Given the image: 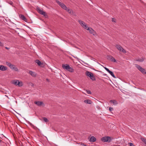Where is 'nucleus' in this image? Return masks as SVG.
<instances>
[{
    "mask_svg": "<svg viewBox=\"0 0 146 146\" xmlns=\"http://www.w3.org/2000/svg\"><path fill=\"white\" fill-rule=\"evenodd\" d=\"M62 67L64 69H66L68 71L72 72H74V69L71 67H70L68 64H62Z\"/></svg>",
    "mask_w": 146,
    "mask_h": 146,
    "instance_id": "1",
    "label": "nucleus"
},
{
    "mask_svg": "<svg viewBox=\"0 0 146 146\" xmlns=\"http://www.w3.org/2000/svg\"><path fill=\"white\" fill-rule=\"evenodd\" d=\"M86 74L87 76L89 77L92 80L95 81L96 80V78L94 76L93 74L92 73L87 71L86 72Z\"/></svg>",
    "mask_w": 146,
    "mask_h": 146,
    "instance_id": "2",
    "label": "nucleus"
},
{
    "mask_svg": "<svg viewBox=\"0 0 146 146\" xmlns=\"http://www.w3.org/2000/svg\"><path fill=\"white\" fill-rule=\"evenodd\" d=\"M136 67L143 74H146L145 70L137 64H135Z\"/></svg>",
    "mask_w": 146,
    "mask_h": 146,
    "instance_id": "3",
    "label": "nucleus"
},
{
    "mask_svg": "<svg viewBox=\"0 0 146 146\" xmlns=\"http://www.w3.org/2000/svg\"><path fill=\"white\" fill-rule=\"evenodd\" d=\"M111 140V137L109 136L104 137L101 139V141L104 142H110Z\"/></svg>",
    "mask_w": 146,
    "mask_h": 146,
    "instance_id": "4",
    "label": "nucleus"
},
{
    "mask_svg": "<svg viewBox=\"0 0 146 146\" xmlns=\"http://www.w3.org/2000/svg\"><path fill=\"white\" fill-rule=\"evenodd\" d=\"M78 22L83 28L85 29H87L88 27L87 24L85 23L80 20H79Z\"/></svg>",
    "mask_w": 146,
    "mask_h": 146,
    "instance_id": "5",
    "label": "nucleus"
},
{
    "mask_svg": "<svg viewBox=\"0 0 146 146\" xmlns=\"http://www.w3.org/2000/svg\"><path fill=\"white\" fill-rule=\"evenodd\" d=\"M86 30L89 31V33L94 35H96V32L91 28L88 27Z\"/></svg>",
    "mask_w": 146,
    "mask_h": 146,
    "instance_id": "6",
    "label": "nucleus"
},
{
    "mask_svg": "<svg viewBox=\"0 0 146 146\" xmlns=\"http://www.w3.org/2000/svg\"><path fill=\"white\" fill-rule=\"evenodd\" d=\"M36 10L38 13L44 16L46 15L45 12H44L43 11L41 10L39 7H37L36 8Z\"/></svg>",
    "mask_w": 146,
    "mask_h": 146,
    "instance_id": "7",
    "label": "nucleus"
},
{
    "mask_svg": "<svg viewBox=\"0 0 146 146\" xmlns=\"http://www.w3.org/2000/svg\"><path fill=\"white\" fill-rule=\"evenodd\" d=\"M107 58L108 60H109L112 62H116V60L111 56H107Z\"/></svg>",
    "mask_w": 146,
    "mask_h": 146,
    "instance_id": "8",
    "label": "nucleus"
},
{
    "mask_svg": "<svg viewBox=\"0 0 146 146\" xmlns=\"http://www.w3.org/2000/svg\"><path fill=\"white\" fill-rule=\"evenodd\" d=\"M34 103L38 106H41L42 105H44V104L42 102L39 101H36L34 102Z\"/></svg>",
    "mask_w": 146,
    "mask_h": 146,
    "instance_id": "9",
    "label": "nucleus"
},
{
    "mask_svg": "<svg viewBox=\"0 0 146 146\" xmlns=\"http://www.w3.org/2000/svg\"><path fill=\"white\" fill-rule=\"evenodd\" d=\"M20 18L25 22H27V20L25 17L23 15L20 14L19 15Z\"/></svg>",
    "mask_w": 146,
    "mask_h": 146,
    "instance_id": "10",
    "label": "nucleus"
},
{
    "mask_svg": "<svg viewBox=\"0 0 146 146\" xmlns=\"http://www.w3.org/2000/svg\"><path fill=\"white\" fill-rule=\"evenodd\" d=\"M7 69V67L6 66L3 65H0V70L2 71H5Z\"/></svg>",
    "mask_w": 146,
    "mask_h": 146,
    "instance_id": "11",
    "label": "nucleus"
},
{
    "mask_svg": "<svg viewBox=\"0 0 146 146\" xmlns=\"http://www.w3.org/2000/svg\"><path fill=\"white\" fill-rule=\"evenodd\" d=\"M35 62L38 65V66H41V67H42V66L43 65V64L41 63V62L38 60H36L35 61Z\"/></svg>",
    "mask_w": 146,
    "mask_h": 146,
    "instance_id": "12",
    "label": "nucleus"
},
{
    "mask_svg": "<svg viewBox=\"0 0 146 146\" xmlns=\"http://www.w3.org/2000/svg\"><path fill=\"white\" fill-rule=\"evenodd\" d=\"M9 67L12 69L15 70V71H17L18 69L17 68L15 67V65L11 64Z\"/></svg>",
    "mask_w": 146,
    "mask_h": 146,
    "instance_id": "13",
    "label": "nucleus"
},
{
    "mask_svg": "<svg viewBox=\"0 0 146 146\" xmlns=\"http://www.w3.org/2000/svg\"><path fill=\"white\" fill-rule=\"evenodd\" d=\"M115 47L118 50L120 51H121L122 48L121 46L119 44H116L115 45Z\"/></svg>",
    "mask_w": 146,
    "mask_h": 146,
    "instance_id": "14",
    "label": "nucleus"
},
{
    "mask_svg": "<svg viewBox=\"0 0 146 146\" xmlns=\"http://www.w3.org/2000/svg\"><path fill=\"white\" fill-rule=\"evenodd\" d=\"M96 138L94 136L91 137L89 139V141L91 142H95L96 141Z\"/></svg>",
    "mask_w": 146,
    "mask_h": 146,
    "instance_id": "15",
    "label": "nucleus"
},
{
    "mask_svg": "<svg viewBox=\"0 0 146 146\" xmlns=\"http://www.w3.org/2000/svg\"><path fill=\"white\" fill-rule=\"evenodd\" d=\"M60 6L63 9L65 10H67V7L63 3H62Z\"/></svg>",
    "mask_w": 146,
    "mask_h": 146,
    "instance_id": "16",
    "label": "nucleus"
},
{
    "mask_svg": "<svg viewBox=\"0 0 146 146\" xmlns=\"http://www.w3.org/2000/svg\"><path fill=\"white\" fill-rule=\"evenodd\" d=\"M84 102L86 103L89 104H91L92 103L91 100L89 99L84 100Z\"/></svg>",
    "mask_w": 146,
    "mask_h": 146,
    "instance_id": "17",
    "label": "nucleus"
},
{
    "mask_svg": "<svg viewBox=\"0 0 146 146\" xmlns=\"http://www.w3.org/2000/svg\"><path fill=\"white\" fill-rule=\"evenodd\" d=\"M144 60V59L143 58H139L136 60L137 61L139 62H142Z\"/></svg>",
    "mask_w": 146,
    "mask_h": 146,
    "instance_id": "18",
    "label": "nucleus"
},
{
    "mask_svg": "<svg viewBox=\"0 0 146 146\" xmlns=\"http://www.w3.org/2000/svg\"><path fill=\"white\" fill-rule=\"evenodd\" d=\"M18 81H19L18 80H13L12 81V83L15 85L17 86L18 85Z\"/></svg>",
    "mask_w": 146,
    "mask_h": 146,
    "instance_id": "19",
    "label": "nucleus"
},
{
    "mask_svg": "<svg viewBox=\"0 0 146 146\" xmlns=\"http://www.w3.org/2000/svg\"><path fill=\"white\" fill-rule=\"evenodd\" d=\"M110 102L113 103L114 105H116L117 104V101L115 100H111L110 101Z\"/></svg>",
    "mask_w": 146,
    "mask_h": 146,
    "instance_id": "20",
    "label": "nucleus"
},
{
    "mask_svg": "<svg viewBox=\"0 0 146 146\" xmlns=\"http://www.w3.org/2000/svg\"><path fill=\"white\" fill-rule=\"evenodd\" d=\"M109 72L110 74L113 77V78H116V77L114 75V74L110 70L109 72Z\"/></svg>",
    "mask_w": 146,
    "mask_h": 146,
    "instance_id": "21",
    "label": "nucleus"
},
{
    "mask_svg": "<svg viewBox=\"0 0 146 146\" xmlns=\"http://www.w3.org/2000/svg\"><path fill=\"white\" fill-rule=\"evenodd\" d=\"M25 120V121H26V122L28 124H29L31 127H34V125L32 124L31 123L29 122L28 121L26 120V119H24Z\"/></svg>",
    "mask_w": 146,
    "mask_h": 146,
    "instance_id": "22",
    "label": "nucleus"
},
{
    "mask_svg": "<svg viewBox=\"0 0 146 146\" xmlns=\"http://www.w3.org/2000/svg\"><path fill=\"white\" fill-rule=\"evenodd\" d=\"M6 1L11 5H12L13 4V2L10 0H6Z\"/></svg>",
    "mask_w": 146,
    "mask_h": 146,
    "instance_id": "23",
    "label": "nucleus"
},
{
    "mask_svg": "<svg viewBox=\"0 0 146 146\" xmlns=\"http://www.w3.org/2000/svg\"><path fill=\"white\" fill-rule=\"evenodd\" d=\"M23 83L22 82H19V81H18V86H20V87L22 86H23Z\"/></svg>",
    "mask_w": 146,
    "mask_h": 146,
    "instance_id": "24",
    "label": "nucleus"
},
{
    "mask_svg": "<svg viewBox=\"0 0 146 146\" xmlns=\"http://www.w3.org/2000/svg\"><path fill=\"white\" fill-rule=\"evenodd\" d=\"M141 140L146 144V139L141 137Z\"/></svg>",
    "mask_w": 146,
    "mask_h": 146,
    "instance_id": "25",
    "label": "nucleus"
},
{
    "mask_svg": "<svg viewBox=\"0 0 146 146\" xmlns=\"http://www.w3.org/2000/svg\"><path fill=\"white\" fill-rule=\"evenodd\" d=\"M29 74L32 76H35L34 73L31 71H30L29 72Z\"/></svg>",
    "mask_w": 146,
    "mask_h": 146,
    "instance_id": "26",
    "label": "nucleus"
},
{
    "mask_svg": "<svg viewBox=\"0 0 146 146\" xmlns=\"http://www.w3.org/2000/svg\"><path fill=\"white\" fill-rule=\"evenodd\" d=\"M86 92L88 94H92V93H91V92L89 90H86Z\"/></svg>",
    "mask_w": 146,
    "mask_h": 146,
    "instance_id": "27",
    "label": "nucleus"
},
{
    "mask_svg": "<svg viewBox=\"0 0 146 146\" xmlns=\"http://www.w3.org/2000/svg\"><path fill=\"white\" fill-rule=\"evenodd\" d=\"M66 10L70 13H71L72 11V10L71 9H68L67 8Z\"/></svg>",
    "mask_w": 146,
    "mask_h": 146,
    "instance_id": "28",
    "label": "nucleus"
},
{
    "mask_svg": "<svg viewBox=\"0 0 146 146\" xmlns=\"http://www.w3.org/2000/svg\"><path fill=\"white\" fill-rule=\"evenodd\" d=\"M121 51H122L123 53H125L126 52V50L123 48H122Z\"/></svg>",
    "mask_w": 146,
    "mask_h": 146,
    "instance_id": "29",
    "label": "nucleus"
},
{
    "mask_svg": "<svg viewBox=\"0 0 146 146\" xmlns=\"http://www.w3.org/2000/svg\"><path fill=\"white\" fill-rule=\"evenodd\" d=\"M43 120L42 121L43 122H46L48 121V119H42Z\"/></svg>",
    "mask_w": 146,
    "mask_h": 146,
    "instance_id": "30",
    "label": "nucleus"
},
{
    "mask_svg": "<svg viewBox=\"0 0 146 146\" xmlns=\"http://www.w3.org/2000/svg\"><path fill=\"white\" fill-rule=\"evenodd\" d=\"M6 64L7 66H9V67L11 64L10 63L8 62H6Z\"/></svg>",
    "mask_w": 146,
    "mask_h": 146,
    "instance_id": "31",
    "label": "nucleus"
},
{
    "mask_svg": "<svg viewBox=\"0 0 146 146\" xmlns=\"http://www.w3.org/2000/svg\"><path fill=\"white\" fill-rule=\"evenodd\" d=\"M56 1V2L58 4L60 5H60L62 3H61V2H60L58 0H57V1Z\"/></svg>",
    "mask_w": 146,
    "mask_h": 146,
    "instance_id": "32",
    "label": "nucleus"
},
{
    "mask_svg": "<svg viewBox=\"0 0 146 146\" xmlns=\"http://www.w3.org/2000/svg\"><path fill=\"white\" fill-rule=\"evenodd\" d=\"M112 21L113 22L115 23L116 22V20L114 18H112Z\"/></svg>",
    "mask_w": 146,
    "mask_h": 146,
    "instance_id": "33",
    "label": "nucleus"
},
{
    "mask_svg": "<svg viewBox=\"0 0 146 146\" xmlns=\"http://www.w3.org/2000/svg\"><path fill=\"white\" fill-rule=\"evenodd\" d=\"M128 144L130 145V146H134L133 144L131 143H129Z\"/></svg>",
    "mask_w": 146,
    "mask_h": 146,
    "instance_id": "34",
    "label": "nucleus"
},
{
    "mask_svg": "<svg viewBox=\"0 0 146 146\" xmlns=\"http://www.w3.org/2000/svg\"><path fill=\"white\" fill-rule=\"evenodd\" d=\"M104 69L108 72H109L110 70L107 68L106 67H104Z\"/></svg>",
    "mask_w": 146,
    "mask_h": 146,
    "instance_id": "35",
    "label": "nucleus"
},
{
    "mask_svg": "<svg viewBox=\"0 0 146 146\" xmlns=\"http://www.w3.org/2000/svg\"><path fill=\"white\" fill-rule=\"evenodd\" d=\"M109 110L110 111H112L113 110V109L112 108L110 107L109 108Z\"/></svg>",
    "mask_w": 146,
    "mask_h": 146,
    "instance_id": "36",
    "label": "nucleus"
},
{
    "mask_svg": "<svg viewBox=\"0 0 146 146\" xmlns=\"http://www.w3.org/2000/svg\"><path fill=\"white\" fill-rule=\"evenodd\" d=\"M3 44L0 41V46H3Z\"/></svg>",
    "mask_w": 146,
    "mask_h": 146,
    "instance_id": "37",
    "label": "nucleus"
},
{
    "mask_svg": "<svg viewBox=\"0 0 146 146\" xmlns=\"http://www.w3.org/2000/svg\"><path fill=\"white\" fill-rule=\"evenodd\" d=\"M81 145H83V146H87V145H85L84 143H82L81 144Z\"/></svg>",
    "mask_w": 146,
    "mask_h": 146,
    "instance_id": "38",
    "label": "nucleus"
},
{
    "mask_svg": "<svg viewBox=\"0 0 146 146\" xmlns=\"http://www.w3.org/2000/svg\"><path fill=\"white\" fill-rule=\"evenodd\" d=\"M5 48H6V49H9V48H8V47H5Z\"/></svg>",
    "mask_w": 146,
    "mask_h": 146,
    "instance_id": "39",
    "label": "nucleus"
},
{
    "mask_svg": "<svg viewBox=\"0 0 146 146\" xmlns=\"http://www.w3.org/2000/svg\"><path fill=\"white\" fill-rule=\"evenodd\" d=\"M46 80L47 81H49V80L48 79H46Z\"/></svg>",
    "mask_w": 146,
    "mask_h": 146,
    "instance_id": "40",
    "label": "nucleus"
},
{
    "mask_svg": "<svg viewBox=\"0 0 146 146\" xmlns=\"http://www.w3.org/2000/svg\"><path fill=\"white\" fill-rule=\"evenodd\" d=\"M5 96L6 97H7L8 98V96L7 95H5Z\"/></svg>",
    "mask_w": 146,
    "mask_h": 146,
    "instance_id": "41",
    "label": "nucleus"
},
{
    "mask_svg": "<svg viewBox=\"0 0 146 146\" xmlns=\"http://www.w3.org/2000/svg\"><path fill=\"white\" fill-rule=\"evenodd\" d=\"M43 119H47V118H46V117H43Z\"/></svg>",
    "mask_w": 146,
    "mask_h": 146,
    "instance_id": "42",
    "label": "nucleus"
},
{
    "mask_svg": "<svg viewBox=\"0 0 146 146\" xmlns=\"http://www.w3.org/2000/svg\"><path fill=\"white\" fill-rule=\"evenodd\" d=\"M20 121L21 122H22V121L20 120Z\"/></svg>",
    "mask_w": 146,
    "mask_h": 146,
    "instance_id": "43",
    "label": "nucleus"
},
{
    "mask_svg": "<svg viewBox=\"0 0 146 146\" xmlns=\"http://www.w3.org/2000/svg\"><path fill=\"white\" fill-rule=\"evenodd\" d=\"M24 123V124H25L26 125H27V124H26V123Z\"/></svg>",
    "mask_w": 146,
    "mask_h": 146,
    "instance_id": "44",
    "label": "nucleus"
},
{
    "mask_svg": "<svg viewBox=\"0 0 146 146\" xmlns=\"http://www.w3.org/2000/svg\"><path fill=\"white\" fill-rule=\"evenodd\" d=\"M85 64H87V65H88V64H87V63H85Z\"/></svg>",
    "mask_w": 146,
    "mask_h": 146,
    "instance_id": "45",
    "label": "nucleus"
},
{
    "mask_svg": "<svg viewBox=\"0 0 146 146\" xmlns=\"http://www.w3.org/2000/svg\"><path fill=\"white\" fill-rule=\"evenodd\" d=\"M1 141V140L0 139V142Z\"/></svg>",
    "mask_w": 146,
    "mask_h": 146,
    "instance_id": "46",
    "label": "nucleus"
},
{
    "mask_svg": "<svg viewBox=\"0 0 146 146\" xmlns=\"http://www.w3.org/2000/svg\"><path fill=\"white\" fill-rule=\"evenodd\" d=\"M4 93H5V94H7V93H5V92Z\"/></svg>",
    "mask_w": 146,
    "mask_h": 146,
    "instance_id": "47",
    "label": "nucleus"
}]
</instances>
